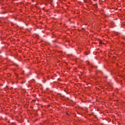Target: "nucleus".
Wrapping results in <instances>:
<instances>
[{
    "label": "nucleus",
    "instance_id": "1",
    "mask_svg": "<svg viewBox=\"0 0 125 125\" xmlns=\"http://www.w3.org/2000/svg\"><path fill=\"white\" fill-rule=\"evenodd\" d=\"M100 43L101 44H102L103 43L102 42V41H101V42H100Z\"/></svg>",
    "mask_w": 125,
    "mask_h": 125
},
{
    "label": "nucleus",
    "instance_id": "2",
    "mask_svg": "<svg viewBox=\"0 0 125 125\" xmlns=\"http://www.w3.org/2000/svg\"><path fill=\"white\" fill-rule=\"evenodd\" d=\"M66 115H67V116H68V115H69L68 113H66Z\"/></svg>",
    "mask_w": 125,
    "mask_h": 125
},
{
    "label": "nucleus",
    "instance_id": "3",
    "mask_svg": "<svg viewBox=\"0 0 125 125\" xmlns=\"http://www.w3.org/2000/svg\"><path fill=\"white\" fill-rule=\"evenodd\" d=\"M106 78H107V77H106Z\"/></svg>",
    "mask_w": 125,
    "mask_h": 125
}]
</instances>
